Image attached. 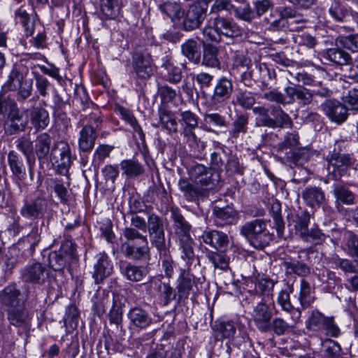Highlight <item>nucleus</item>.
I'll use <instances>...</instances> for the list:
<instances>
[{
    "mask_svg": "<svg viewBox=\"0 0 358 358\" xmlns=\"http://www.w3.org/2000/svg\"><path fill=\"white\" fill-rule=\"evenodd\" d=\"M127 317L130 324L140 330L146 329L153 322L149 313L139 306L130 308L127 313Z\"/></svg>",
    "mask_w": 358,
    "mask_h": 358,
    "instance_id": "obj_19",
    "label": "nucleus"
},
{
    "mask_svg": "<svg viewBox=\"0 0 358 358\" xmlns=\"http://www.w3.org/2000/svg\"><path fill=\"white\" fill-rule=\"evenodd\" d=\"M97 138L96 129L86 124L80 129L78 138V148L80 152H90L94 147Z\"/></svg>",
    "mask_w": 358,
    "mask_h": 358,
    "instance_id": "obj_25",
    "label": "nucleus"
},
{
    "mask_svg": "<svg viewBox=\"0 0 358 358\" xmlns=\"http://www.w3.org/2000/svg\"><path fill=\"white\" fill-rule=\"evenodd\" d=\"M321 108L331 121L337 124L344 122L348 116V108L337 100H326L322 103Z\"/></svg>",
    "mask_w": 358,
    "mask_h": 358,
    "instance_id": "obj_13",
    "label": "nucleus"
},
{
    "mask_svg": "<svg viewBox=\"0 0 358 358\" xmlns=\"http://www.w3.org/2000/svg\"><path fill=\"white\" fill-rule=\"evenodd\" d=\"M94 268L92 276L96 284L102 282L112 273L113 264L106 253H99L97 255V261Z\"/></svg>",
    "mask_w": 358,
    "mask_h": 358,
    "instance_id": "obj_21",
    "label": "nucleus"
},
{
    "mask_svg": "<svg viewBox=\"0 0 358 358\" xmlns=\"http://www.w3.org/2000/svg\"><path fill=\"white\" fill-rule=\"evenodd\" d=\"M180 247L182 250V258L186 262L187 266H190L194 260V253L193 250V241L191 237L180 238L179 239Z\"/></svg>",
    "mask_w": 358,
    "mask_h": 358,
    "instance_id": "obj_54",
    "label": "nucleus"
},
{
    "mask_svg": "<svg viewBox=\"0 0 358 358\" xmlns=\"http://www.w3.org/2000/svg\"><path fill=\"white\" fill-rule=\"evenodd\" d=\"M301 196L306 205L314 208L320 207L326 201L324 192L315 186L307 187L302 192Z\"/></svg>",
    "mask_w": 358,
    "mask_h": 358,
    "instance_id": "obj_29",
    "label": "nucleus"
},
{
    "mask_svg": "<svg viewBox=\"0 0 358 358\" xmlns=\"http://www.w3.org/2000/svg\"><path fill=\"white\" fill-rule=\"evenodd\" d=\"M202 32L204 37L216 43L221 41V36L235 38L241 34V30L236 22L220 15L210 17Z\"/></svg>",
    "mask_w": 358,
    "mask_h": 358,
    "instance_id": "obj_4",
    "label": "nucleus"
},
{
    "mask_svg": "<svg viewBox=\"0 0 358 358\" xmlns=\"http://www.w3.org/2000/svg\"><path fill=\"white\" fill-rule=\"evenodd\" d=\"M271 121L269 122V128H291L292 121L291 117L280 106H271Z\"/></svg>",
    "mask_w": 358,
    "mask_h": 358,
    "instance_id": "obj_34",
    "label": "nucleus"
},
{
    "mask_svg": "<svg viewBox=\"0 0 358 358\" xmlns=\"http://www.w3.org/2000/svg\"><path fill=\"white\" fill-rule=\"evenodd\" d=\"M206 257L209 262L213 264L215 268L225 270L228 267L229 259L223 253L214 252H208Z\"/></svg>",
    "mask_w": 358,
    "mask_h": 358,
    "instance_id": "obj_63",
    "label": "nucleus"
},
{
    "mask_svg": "<svg viewBox=\"0 0 358 358\" xmlns=\"http://www.w3.org/2000/svg\"><path fill=\"white\" fill-rule=\"evenodd\" d=\"M159 10L172 21L179 20L184 15L180 5L176 1H167L159 6Z\"/></svg>",
    "mask_w": 358,
    "mask_h": 358,
    "instance_id": "obj_51",
    "label": "nucleus"
},
{
    "mask_svg": "<svg viewBox=\"0 0 358 358\" xmlns=\"http://www.w3.org/2000/svg\"><path fill=\"white\" fill-rule=\"evenodd\" d=\"M322 57L324 59L340 66L349 64L351 59L348 52L338 48L327 49L323 52Z\"/></svg>",
    "mask_w": 358,
    "mask_h": 358,
    "instance_id": "obj_43",
    "label": "nucleus"
},
{
    "mask_svg": "<svg viewBox=\"0 0 358 358\" xmlns=\"http://www.w3.org/2000/svg\"><path fill=\"white\" fill-rule=\"evenodd\" d=\"M255 97L252 92L240 90L237 91L234 100V104L238 105L243 109H252L255 103Z\"/></svg>",
    "mask_w": 358,
    "mask_h": 358,
    "instance_id": "obj_49",
    "label": "nucleus"
},
{
    "mask_svg": "<svg viewBox=\"0 0 358 358\" xmlns=\"http://www.w3.org/2000/svg\"><path fill=\"white\" fill-rule=\"evenodd\" d=\"M121 273L127 280L136 282L143 280L148 273V268L143 266H137L131 262L124 264L120 267Z\"/></svg>",
    "mask_w": 358,
    "mask_h": 358,
    "instance_id": "obj_30",
    "label": "nucleus"
},
{
    "mask_svg": "<svg viewBox=\"0 0 358 358\" xmlns=\"http://www.w3.org/2000/svg\"><path fill=\"white\" fill-rule=\"evenodd\" d=\"M117 113L120 114L122 119L132 127L134 132L137 134L139 138L141 141H144L145 134L133 113L129 110L123 107H119L117 108Z\"/></svg>",
    "mask_w": 358,
    "mask_h": 358,
    "instance_id": "obj_47",
    "label": "nucleus"
},
{
    "mask_svg": "<svg viewBox=\"0 0 358 358\" xmlns=\"http://www.w3.org/2000/svg\"><path fill=\"white\" fill-rule=\"evenodd\" d=\"M28 69L22 64H15L8 75L4 87L9 91H16V87L26 80Z\"/></svg>",
    "mask_w": 358,
    "mask_h": 358,
    "instance_id": "obj_32",
    "label": "nucleus"
},
{
    "mask_svg": "<svg viewBox=\"0 0 358 358\" xmlns=\"http://www.w3.org/2000/svg\"><path fill=\"white\" fill-rule=\"evenodd\" d=\"M29 123L27 116L20 111V109L11 113H6L3 121V131L7 136L17 135L25 131Z\"/></svg>",
    "mask_w": 358,
    "mask_h": 358,
    "instance_id": "obj_11",
    "label": "nucleus"
},
{
    "mask_svg": "<svg viewBox=\"0 0 358 358\" xmlns=\"http://www.w3.org/2000/svg\"><path fill=\"white\" fill-rule=\"evenodd\" d=\"M162 73L165 80L172 84H178L182 79V69L175 65L172 58L165 56L162 59Z\"/></svg>",
    "mask_w": 358,
    "mask_h": 358,
    "instance_id": "obj_23",
    "label": "nucleus"
},
{
    "mask_svg": "<svg viewBox=\"0 0 358 358\" xmlns=\"http://www.w3.org/2000/svg\"><path fill=\"white\" fill-rule=\"evenodd\" d=\"M33 90V80L26 79L16 87L17 100L20 102L24 101L29 98Z\"/></svg>",
    "mask_w": 358,
    "mask_h": 358,
    "instance_id": "obj_61",
    "label": "nucleus"
},
{
    "mask_svg": "<svg viewBox=\"0 0 358 358\" xmlns=\"http://www.w3.org/2000/svg\"><path fill=\"white\" fill-rule=\"evenodd\" d=\"M336 41L343 48L352 52L358 51V34L340 36L337 38Z\"/></svg>",
    "mask_w": 358,
    "mask_h": 358,
    "instance_id": "obj_64",
    "label": "nucleus"
},
{
    "mask_svg": "<svg viewBox=\"0 0 358 358\" xmlns=\"http://www.w3.org/2000/svg\"><path fill=\"white\" fill-rule=\"evenodd\" d=\"M293 285H288L287 289H282L279 292L277 296V303L281 309L289 313L294 323H297L301 316V310L299 307L295 308L291 303L290 294L293 292Z\"/></svg>",
    "mask_w": 358,
    "mask_h": 358,
    "instance_id": "obj_17",
    "label": "nucleus"
},
{
    "mask_svg": "<svg viewBox=\"0 0 358 358\" xmlns=\"http://www.w3.org/2000/svg\"><path fill=\"white\" fill-rule=\"evenodd\" d=\"M7 315L10 324L16 327L28 326L31 319L28 310L24 306L9 308L7 310Z\"/></svg>",
    "mask_w": 358,
    "mask_h": 358,
    "instance_id": "obj_26",
    "label": "nucleus"
},
{
    "mask_svg": "<svg viewBox=\"0 0 358 358\" xmlns=\"http://www.w3.org/2000/svg\"><path fill=\"white\" fill-rule=\"evenodd\" d=\"M342 237L341 250L358 265V235L352 231H345Z\"/></svg>",
    "mask_w": 358,
    "mask_h": 358,
    "instance_id": "obj_24",
    "label": "nucleus"
},
{
    "mask_svg": "<svg viewBox=\"0 0 358 358\" xmlns=\"http://www.w3.org/2000/svg\"><path fill=\"white\" fill-rule=\"evenodd\" d=\"M208 3L206 0L194 1L189 8L182 23V29L192 31L199 28L207 15Z\"/></svg>",
    "mask_w": 358,
    "mask_h": 358,
    "instance_id": "obj_7",
    "label": "nucleus"
},
{
    "mask_svg": "<svg viewBox=\"0 0 358 358\" xmlns=\"http://www.w3.org/2000/svg\"><path fill=\"white\" fill-rule=\"evenodd\" d=\"M170 211L173 221V229L178 238L189 237L191 225L187 222L180 210L176 207H171Z\"/></svg>",
    "mask_w": 358,
    "mask_h": 358,
    "instance_id": "obj_27",
    "label": "nucleus"
},
{
    "mask_svg": "<svg viewBox=\"0 0 358 358\" xmlns=\"http://www.w3.org/2000/svg\"><path fill=\"white\" fill-rule=\"evenodd\" d=\"M20 109L14 99L3 92H0V115L11 113Z\"/></svg>",
    "mask_w": 358,
    "mask_h": 358,
    "instance_id": "obj_56",
    "label": "nucleus"
},
{
    "mask_svg": "<svg viewBox=\"0 0 358 358\" xmlns=\"http://www.w3.org/2000/svg\"><path fill=\"white\" fill-rule=\"evenodd\" d=\"M15 18L24 27L26 36H31L34 32L35 22L30 20L27 12L20 8L15 11Z\"/></svg>",
    "mask_w": 358,
    "mask_h": 358,
    "instance_id": "obj_52",
    "label": "nucleus"
},
{
    "mask_svg": "<svg viewBox=\"0 0 358 358\" xmlns=\"http://www.w3.org/2000/svg\"><path fill=\"white\" fill-rule=\"evenodd\" d=\"M122 175L127 178H136L141 176L145 172L144 166L134 158L122 160L120 163Z\"/></svg>",
    "mask_w": 358,
    "mask_h": 358,
    "instance_id": "obj_35",
    "label": "nucleus"
},
{
    "mask_svg": "<svg viewBox=\"0 0 358 358\" xmlns=\"http://www.w3.org/2000/svg\"><path fill=\"white\" fill-rule=\"evenodd\" d=\"M8 162L13 174L20 180H24L27 173L22 157L13 150L10 151Z\"/></svg>",
    "mask_w": 358,
    "mask_h": 358,
    "instance_id": "obj_38",
    "label": "nucleus"
},
{
    "mask_svg": "<svg viewBox=\"0 0 358 358\" xmlns=\"http://www.w3.org/2000/svg\"><path fill=\"white\" fill-rule=\"evenodd\" d=\"M178 122L180 124V134L184 142L195 155H199L205 149V143L199 138L194 131L198 127L199 117L190 110L180 111Z\"/></svg>",
    "mask_w": 358,
    "mask_h": 358,
    "instance_id": "obj_5",
    "label": "nucleus"
},
{
    "mask_svg": "<svg viewBox=\"0 0 358 358\" xmlns=\"http://www.w3.org/2000/svg\"><path fill=\"white\" fill-rule=\"evenodd\" d=\"M217 340L230 339L236 333V328L232 321H216L213 326Z\"/></svg>",
    "mask_w": 358,
    "mask_h": 358,
    "instance_id": "obj_41",
    "label": "nucleus"
},
{
    "mask_svg": "<svg viewBox=\"0 0 358 358\" xmlns=\"http://www.w3.org/2000/svg\"><path fill=\"white\" fill-rule=\"evenodd\" d=\"M49 264L55 271H62L67 264L71 262L59 250L51 252L49 255Z\"/></svg>",
    "mask_w": 358,
    "mask_h": 358,
    "instance_id": "obj_57",
    "label": "nucleus"
},
{
    "mask_svg": "<svg viewBox=\"0 0 358 358\" xmlns=\"http://www.w3.org/2000/svg\"><path fill=\"white\" fill-rule=\"evenodd\" d=\"M277 282V280L271 279L268 276L260 277L256 282L257 292L264 296L272 299L273 288Z\"/></svg>",
    "mask_w": 358,
    "mask_h": 358,
    "instance_id": "obj_46",
    "label": "nucleus"
},
{
    "mask_svg": "<svg viewBox=\"0 0 358 358\" xmlns=\"http://www.w3.org/2000/svg\"><path fill=\"white\" fill-rule=\"evenodd\" d=\"M327 318L319 311L313 310L307 321L308 329L313 331L322 330Z\"/></svg>",
    "mask_w": 358,
    "mask_h": 358,
    "instance_id": "obj_60",
    "label": "nucleus"
},
{
    "mask_svg": "<svg viewBox=\"0 0 358 358\" xmlns=\"http://www.w3.org/2000/svg\"><path fill=\"white\" fill-rule=\"evenodd\" d=\"M200 238L203 243L215 249L224 248L229 243L227 235L216 230L205 231Z\"/></svg>",
    "mask_w": 358,
    "mask_h": 358,
    "instance_id": "obj_33",
    "label": "nucleus"
},
{
    "mask_svg": "<svg viewBox=\"0 0 358 358\" xmlns=\"http://www.w3.org/2000/svg\"><path fill=\"white\" fill-rule=\"evenodd\" d=\"M20 296V291L17 288L16 285H9L0 292V303L9 308L18 306Z\"/></svg>",
    "mask_w": 358,
    "mask_h": 358,
    "instance_id": "obj_37",
    "label": "nucleus"
},
{
    "mask_svg": "<svg viewBox=\"0 0 358 358\" xmlns=\"http://www.w3.org/2000/svg\"><path fill=\"white\" fill-rule=\"evenodd\" d=\"M282 266L285 273L289 275L295 274L299 277H306L310 274V267L306 263L299 260L290 259L283 262Z\"/></svg>",
    "mask_w": 358,
    "mask_h": 358,
    "instance_id": "obj_42",
    "label": "nucleus"
},
{
    "mask_svg": "<svg viewBox=\"0 0 358 358\" xmlns=\"http://www.w3.org/2000/svg\"><path fill=\"white\" fill-rule=\"evenodd\" d=\"M248 122L249 115L247 113L237 115L236 119L232 122V129L230 131L231 136L236 138L241 133H247Z\"/></svg>",
    "mask_w": 358,
    "mask_h": 358,
    "instance_id": "obj_50",
    "label": "nucleus"
},
{
    "mask_svg": "<svg viewBox=\"0 0 358 358\" xmlns=\"http://www.w3.org/2000/svg\"><path fill=\"white\" fill-rule=\"evenodd\" d=\"M181 52L189 62L196 64L200 62L201 47L196 40L193 38L186 40L181 45Z\"/></svg>",
    "mask_w": 358,
    "mask_h": 358,
    "instance_id": "obj_36",
    "label": "nucleus"
},
{
    "mask_svg": "<svg viewBox=\"0 0 358 358\" xmlns=\"http://www.w3.org/2000/svg\"><path fill=\"white\" fill-rule=\"evenodd\" d=\"M50 278V269L45 264L33 262L20 271V278L25 282L35 285H44Z\"/></svg>",
    "mask_w": 358,
    "mask_h": 358,
    "instance_id": "obj_9",
    "label": "nucleus"
},
{
    "mask_svg": "<svg viewBox=\"0 0 358 358\" xmlns=\"http://www.w3.org/2000/svg\"><path fill=\"white\" fill-rule=\"evenodd\" d=\"M296 324L294 323L292 317L291 322H289L282 317H276L270 322L269 331H273L276 335L281 336L293 328Z\"/></svg>",
    "mask_w": 358,
    "mask_h": 358,
    "instance_id": "obj_53",
    "label": "nucleus"
},
{
    "mask_svg": "<svg viewBox=\"0 0 358 358\" xmlns=\"http://www.w3.org/2000/svg\"><path fill=\"white\" fill-rule=\"evenodd\" d=\"M176 289L180 299H187L191 293L195 294L197 292L198 287L195 278L189 270H181Z\"/></svg>",
    "mask_w": 358,
    "mask_h": 358,
    "instance_id": "obj_16",
    "label": "nucleus"
},
{
    "mask_svg": "<svg viewBox=\"0 0 358 358\" xmlns=\"http://www.w3.org/2000/svg\"><path fill=\"white\" fill-rule=\"evenodd\" d=\"M252 318L257 329L262 333L269 332V325L271 322L273 313L268 304L262 301L253 308Z\"/></svg>",
    "mask_w": 358,
    "mask_h": 358,
    "instance_id": "obj_12",
    "label": "nucleus"
},
{
    "mask_svg": "<svg viewBox=\"0 0 358 358\" xmlns=\"http://www.w3.org/2000/svg\"><path fill=\"white\" fill-rule=\"evenodd\" d=\"M333 193L337 202L346 205H352L355 203V194L345 185L335 184Z\"/></svg>",
    "mask_w": 358,
    "mask_h": 358,
    "instance_id": "obj_48",
    "label": "nucleus"
},
{
    "mask_svg": "<svg viewBox=\"0 0 358 358\" xmlns=\"http://www.w3.org/2000/svg\"><path fill=\"white\" fill-rule=\"evenodd\" d=\"M30 115L31 123L37 131L45 129L49 124V113L43 108H34Z\"/></svg>",
    "mask_w": 358,
    "mask_h": 358,
    "instance_id": "obj_44",
    "label": "nucleus"
},
{
    "mask_svg": "<svg viewBox=\"0 0 358 358\" xmlns=\"http://www.w3.org/2000/svg\"><path fill=\"white\" fill-rule=\"evenodd\" d=\"M113 305L108 313V319L110 324H115L117 329L123 330V302L122 296L118 294L113 293Z\"/></svg>",
    "mask_w": 358,
    "mask_h": 358,
    "instance_id": "obj_28",
    "label": "nucleus"
},
{
    "mask_svg": "<svg viewBox=\"0 0 358 358\" xmlns=\"http://www.w3.org/2000/svg\"><path fill=\"white\" fill-rule=\"evenodd\" d=\"M213 215L215 225L220 227L235 224L239 219L238 211L229 206L222 208L214 206Z\"/></svg>",
    "mask_w": 358,
    "mask_h": 358,
    "instance_id": "obj_15",
    "label": "nucleus"
},
{
    "mask_svg": "<svg viewBox=\"0 0 358 358\" xmlns=\"http://www.w3.org/2000/svg\"><path fill=\"white\" fill-rule=\"evenodd\" d=\"M123 236L127 239L122 245L124 255L131 260H149L150 251L146 236L141 234L138 230L126 227Z\"/></svg>",
    "mask_w": 358,
    "mask_h": 358,
    "instance_id": "obj_2",
    "label": "nucleus"
},
{
    "mask_svg": "<svg viewBox=\"0 0 358 358\" xmlns=\"http://www.w3.org/2000/svg\"><path fill=\"white\" fill-rule=\"evenodd\" d=\"M58 168L62 174L68 172L72 163L71 148L66 141H57L52 147L48 162Z\"/></svg>",
    "mask_w": 358,
    "mask_h": 358,
    "instance_id": "obj_8",
    "label": "nucleus"
},
{
    "mask_svg": "<svg viewBox=\"0 0 358 358\" xmlns=\"http://www.w3.org/2000/svg\"><path fill=\"white\" fill-rule=\"evenodd\" d=\"M218 175L215 171L202 164L193 166L189 171V180L181 178L178 180V189L182 197L188 202L199 204L208 197L210 190L217 182Z\"/></svg>",
    "mask_w": 358,
    "mask_h": 358,
    "instance_id": "obj_1",
    "label": "nucleus"
},
{
    "mask_svg": "<svg viewBox=\"0 0 358 358\" xmlns=\"http://www.w3.org/2000/svg\"><path fill=\"white\" fill-rule=\"evenodd\" d=\"M325 161L328 173L334 180H338L347 175L349 169L352 168L355 164V159L351 155H338L336 152L327 155Z\"/></svg>",
    "mask_w": 358,
    "mask_h": 358,
    "instance_id": "obj_6",
    "label": "nucleus"
},
{
    "mask_svg": "<svg viewBox=\"0 0 358 358\" xmlns=\"http://www.w3.org/2000/svg\"><path fill=\"white\" fill-rule=\"evenodd\" d=\"M219 48L213 44L203 45L201 64L206 67L220 69Z\"/></svg>",
    "mask_w": 358,
    "mask_h": 358,
    "instance_id": "obj_40",
    "label": "nucleus"
},
{
    "mask_svg": "<svg viewBox=\"0 0 358 358\" xmlns=\"http://www.w3.org/2000/svg\"><path fill=\"white\" fill-rule=\"evenodd\" d=\"M100 8L102 20H115L120 15L121 0H101Z\"/></svg>",
    "mask_w": 358,
    "mask_h": 358,
    "instance_id": "obj_39",
    "label": "nucleus"
},
{
    "mask_svg": "<svg viewBox=\"0 0 358 358\" xmlns=\"http://www.w3.org/2000/svg\"><path fill=\"white\" fill-rule=\"evenodd\" d=\"M289 225L293 227L296 234L301 238H307V232H308V224L310 222V215L306 211H301L296 213H292L289 215Z\"/></svg>",
    "mask_w": 358,
    "mask_h": 358,
    "instance_id": "obj_20",
    "label": "nucleus"
},
{
    "mask_svg": "<svg viewBox=\"0 0 358 358\" xmlns=\"http://www.w3.org/2000/svg\"><path fill=\"white\" fill-rule=\"evenodd\" d=\"M234 10L235 17L240 20L251 22L255 18V13L248 3L234 7Z\"/></svg>",
    "mask_w": 358,
    "mask_h": 358,
    "instance_id": "obj_58",
    "label": "nucleus"
},
{
    "mask_svg": "<svg viewBox=\"0 0 358 358\" xmlns=\"http://www.w3.org/2000/svg\"><path fill=\"white\" fill-rule=\"evenodd\" d=\"M159 119L161 127L169 135H176L179 132V122L173 112L165 108L159 110Z\"/></svg>",
    "mask_w": 358,
    "mask_h": 358,
    "instance_id": "obj_31",
    "label": "nucleus"
},
{
    "mask_svg": "<svg viewBox=\"0 0 358 358\" xmlns=\"http://www.w3.org/2000/svg\"><path fill=\"white\" fill-rule=\"evenodd\" d=\"M52 138L48 133L38 134L35 141V152L40 165L48 162V157L51 152Z\"/></svg>",
    "mask_w": 358,
    "mask_h": 358,
    "instance_id": "obj_22",
    "label": "nucleus"
},
{
    "mask_svg": "<svg viewBox=\"0 0 358 358\" xmlns=\"http://www.w3.org/2000/svg\"><path fill=\"white\" fill-rule=\"evenodd\" d=\"M159 261L164 275L167 278H171L174 274V262L171 255L170 250H166L158 252Z\"/></svg>",
    "mask_w": 358,
    "mask_h": 358,
    "instance_id": "obj_55",
    "label": "nucleus"
},
{
    "mask_svg": "<svg viewBox=\"0 0 358 358\" xmlns=\"http://www.w3.org/2000/svg\"><path fill=\"white\" fill-rule=\"evenodd\" d=\"M132 68L138 78L148 79L155 71L150 54L146 50H137L132 55Z\"/></svg>",
    "mask_w": 358,
    "mask_h": 358,
    "instance_id": "obj_10",
    "label": "nucleus"
},
{
    "mask_svg": "<svg viewBox=\"0 0 358 358\" xmlns=\"http://www.w3.org/2000/svg\"><path fill=\"white\" fill-rule=\"evenodd\" d=\"M240 234L253 248L264 249L272 241L273 236L267 229V222L262 218H257L246 222L240 227Z\"/></svg>",
    "mask_w": 358,
    "mask_h": 358,
    "instance_id": "obj_3",
    "label": "nucleus"
},
{
    "mask_svg": "<svg viewBox=\"0 0 358 358\" xmlns=\"http://www.w3.org/2000/svg\"><path fill=\"white\" fill-rule=\"evenodd\" d=\"M301 310L308 308L314 301V296L311 293L310 283L304 278L300 281V289L299 294Z\"/></svg>",
    "mask_w": 358,
    "mask_h": 358,
    "instance_id": "obj_45",
    "label": "nucleus"
},
{
    "mask_svg": "<svg viewBox=\"0 0 358 358\" xmlns=\"http://www.w3.org/2000/svg\"><path fill=\"white\" fill-rule=\"evenodd\" d=\"M48 203L45 198L37 197L31 201L25 202L20 209V214L24 217L31 220L41 218L47 212Z\"/></svg>",
    "mask_w": 358,
    "mask_h": 358,
    "instance_id": "obj_14",
    "label": "nucleus"
},
{
    "mask_svg": "<svg viewBox=\"0 0 358 358\" xmlns=\"http://www.w3.org/2000/svg\"><path fill=\"white\" fill-rule=\"evenodd\" d=\"M151 244L157 249V252L169 249L170 241L168 245L166 243L164 231L148 233Z\"/></svg>",
    "mask_w": 358,
    "mask_h": 358,
    "instance_id": "obj_59",
    "label": "nucleus"
},
{
    "mask_svg": "<svg viewBox=\"0 0 358 358\" xmlns=\"http://www.w3.org/2000/svg\"><path fill=\"white\" fill-rule=\"evenodd\" d=\"M52 189L62 203H66L69 198V191L62 180L58 178H52Z\"/></svg>",
    "mask_w": 358,
    "mask_h": 358,
    "instance_id": "obj_62",
    "label": "nucleus"
},
{
    "mask_svg": "<svg viewBox=\"0 0 358 358\" xmlns=\"http://www.w3.org/2000/svg\"><path fill=\"white\" fill-rule=\"evenodd\" d=\"M234 91L232 81L222 76L218 79L214 86L211 101L215 103H222L230 99Z\"/></svg>",
    "mask_w": 358,
    "mask_h": 358,
    "instance_id": "obj_18",
    "label": "nucleus"
}]
</instances>
